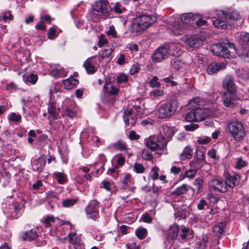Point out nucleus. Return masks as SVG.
Segmentation results:
<instances>
[{
	"label": "nucleus",
	"instance_id": "1a4fd4ad",
	"mask_svg": "<svg viewBox=\"0 0 249 249\" xmlns=\"http://www.w3.org/2000/svg\"><path fill=\"white\" fill-rule=\"evenodd\" d=\"M209 185L212 190L219 193H225L228 190L225 181L220 179H212L209 181Z\"/></svg>",
	"mask_w": 249,
	"mask_h": 249
},
{
	"label": "nucleus",
	"instance_id": "338daca9",
	"mask_svg": "<svg viewBox=\"0 0 249 249\" xmlns=\"http://www.w3.org/2000/svg\"><path fill=\"white\" fill-rule=\"evenodd\" d=\"M185 129L187 131H194L198 127L197 124H190L186 125Z\"/></svg>",
	"mask_w": 249,
	"mask_h": 249
},
{
	"label": "nucleus",
	"instance_id": "37998d69",
	"mask_svg": "<svg viewBox=\"0 0 249 249\" xmlns=\"http://www.w3.org/2000/svg\"><path fill=\"white\" fill-rule=\"evenodd\" d=\"M133 169L136 173L142 174L144 172L145 167L142 163L136 162L134 164Z\"/></svg>",
	"mask_w": 249,
	"mask_h": 249
},
{
	"label": "nucleus",
	"instance_id": "6ab92c4d",
	"mask_svg": "<svg viewBox=\"0 0 249 249\" xmlns=\"http://www.w3.org/2000/svg\"><path fill=\"white\" fill-rule=\"evenodd\" d=\"M240 180V176L238 174L230 175L225 176V181L227 184V188H232L238 185Z\"/></svg>",
	"mask_w": 249,
	"mask_h": 249
},
{
	"label": "nucleus",
	"instance_id": "393cba45",
	"mask_svg": "<svg viewBox=\"0 0 249 249\" xmlns=\"http://www.w3.org/2000/svg\"><path fill=\"white\" fill-rule=\"evenodd\" d=\"M46 164V160L43 159L42 156L34 161V170L37 171L38 173L42 172Z\"/></svg>",
	"mask_w": 249,
	"mask_h": 249
},
{
	"label": "nucleus",
	"instance_id": "a18cd8bd",
	"mask_svg": "<svg viewBox=\"0 0 249 249\" xmlns=\"http://www.w3.org/2000/svg\"><path fill=\"white\" fill-rule=\"evenodd\" d=\"M112 53V50L110 49H105L102 53L101 56L99 58V61H100L102 59L107 58L108 61L110 59V56Z\"/></svg>",
	"mask_w": 249,
	"mask_h": 249
},
{
	"label": "nucleus",
	"instance_id": "473e14b6",
	"mask_svg": "<svg viewBox=\"0 0 249 249\" xmlns=\"http://www.w3.org/2000/svg\"><path fill=\"white\" fill-rule=\"evenodd\" d=\"M48 113L53 120H56L58 116V111L56 109L55 104L51 103L48 108Z\"/></svg>",
	"mask_w": 249,
	"mask_h": 249
},
{
	"label": "nucleus",
	"instance_id": "f704fd0d",
	"mask_svg": "<svg viewBox=\"0 0 249 249\" xmlns=\"http://www.w3.org/2000/svg\"><path fill=\"white\" fill-rule=\"evenodd\" d=\"M188 190L187 185L185 184H183L177 188L172 193V195H175L176 196H180L185 194Z\"/></svg>",
	"mask_w": 249,
	"mask_h": 249
},
{
	"label": "nucleus",
	"instance_id": "e433bc0d",
	"mask_svg": "<svg viewBox=\"0 0 249 249\" xmlns=\"http://www.w3.org/2000/svg\"><path fill=\"white\" fill-rule=\"evenodd\" d=\"M225 224L223 223H219L215 225L213 228V232L215 235L220 236L224 231L223 227Z\"/></svg>",
	"mask_w": 249,
	"mask_h": 249
},
{
	"label": "nucleus",
	"instance_id": "dca6fc26",
	"mask_svg": "<svg viewBox=\"0 0 249 249\" xmlns=\"http://www.w3.org/2000/svg\"><path fill=\"white\" fill-rule=\"evenodd\" d=\"M223 88L228 92H235L236 86L234 83L232 76L227 75L223 79L222 82Z\"/></svg>",
	"mask_w": 249,
	"mask_h": 249
},
{
	"label": "nucleus",
	"instance_id": "052dcab7",
	"mask_svg": "<svg viewBox=\"0 0 249 249\" xmlns=\"http://www.w3.org/2000/svg\"><path fill=\"white\" fill-rule=\"evenodd\" d=\"M131 178V175L130 174H126L123 180H122V183L123 184V187L125 188L128 185V181Z\"/></svg>",
	"mask_w": 249,
	"mask_h": 249
},
{
	"label": "nucleus",
	"instance_id": "a878e982",
	"mask_svg": "<svg viewBox=\"0 0 249 249\" xmlns=\"http://www.w3.org/2000/svg\"><path fill=\"white\" fill-rule=\"evenodd\" d=\"M193 155V149L190 146H186L183 150V151L179 155V159L181 160H184L192 158Z\"/></svg>",
	"mask_w": 249,
	"mask_h": 249
},
{
	"label": "nucleus",
	"instance_id": "de8ad7c7",
	"mask_svg": "<svg viewBox=\"0 0 249 249\" xmlns=\"http://www.w3.org/2000/svg\"><path fill=\"white\" fill-rule=\"evenodd\" d=\"M55 221V217L53 216H47L45 218L44 221V225L46 228L49 227L51 226L53 223H54Z\"/></svg>",
	"mask_w": 249,
	"mask_h": 249
},
{
	"label": "nucleus",
	"instance_id": "c9c22d12",
	"mask_svg": "<svg viewBox=\"0 0 249 249\" xmlns=\"http://www.w3.org/2000/svg\"><path fill=\"white\" fill-rule=\"evenodd\" d=\"M76 235V233L71 232L68 234L67 238L69 239L70 242L73 245H77L79 244L80 239Z\"/></svg>",
	"mask_w": 249,
	"mask_h": 249
},
{
	"label": "nucleus",
	"instance_id": "7c9ffc66",
	"mask_svg": "<svg viewBox=\"0 0 249 249\" xmlns=\"http://www.w3.org/2000/svg\"><path fill=\"white\" fill-rule=\"evenodd\" d=\"M179 228L176 224H173L170 226V229L167 231V234L172 239H176L178 233Z\"/></svg>",
	"mask_w": 249,
	"mask_h": 249
},
{
	"label": "nucleus",
	"instance_id": "a211bd4d",
	"mask_svg": "<svg viewBox=\"0 0 249 249\" xmlns=\"http://www.w3.org/2000/svg\"><path fill=\"white\" fill-rule=\"evenodd\" d=\"M198 17V15H194L193 13H189L183 14L180 16V21L181 24H183L184 26H186L187 29L189 27L188 24H193L196 18Z\"/></svg>",
	"mask_w": 249,
	"mask_h": 249
},
{
	"label": "nucleus",
	"instance_id": "c03bdc74",
	"mask_svg": "<svg viewBox=\"0 0 249 249\" xmlns=\"http://www.w3.org/2000/svg\"><path fill=\"white\" fill-rule=\"evenodd\" d=\"M127 145L126 143L122 141H118L117 142L113 144V147L114 148L123 150L126 149Z\"/></svg>",
	"mask_w": 249,
	"mask_h": 249
},
{
	"label": "nucleus",
	"instance_id": "6e6d98bb",
	"mask_svg": "<svg viewBox=\"0 0 249 249\" xmlns=\"http://www.w3.org/2000/svg\"><path fill=\"white\" fill-rule=\"evenodd\" d=\"M128 81V76L124 73H122L118 77L117 81L119 84L125 83Z\"/></svg>",
	"mask_w": 249,
	"mask_h": 249
},
{
	"label": "nucleus",
	"instance_id": "2f4dec72",
	"mask_svg": "<svg viewBox=\"0 0 249 249\" xmlns=\"http://www.w3.org/2000/svg\"><path fill=\"white\" fill-rule=\"evenodd\" d=\"M197 172V171L196 169H189L185 171L184 173L181 174L179 176V178L181 180H183L186 178H187L189 179H193L196 176Z\"/></svg>",
	"mask_w": 249,
	"mask_h": 249
},
{
	"label": "nucleus",
	"instance_id": "0eeeda50",
	"mask_svg": "<svg viewBox=\"0 0 249 249\" xmlns=\"http://www.w3.org/2000/svg\"><path fill=\"white\" fill-rule=\"evenodd\" d=\"M112 9L109 2L106 0H99L95 2L93 10L98 13H101L107 18H112L113 16L110 13Z\"/></svg>",
	"mask_w": 249,
	"mask_h": 249
},
{
	"label": "nucleus",
	"instance_id": "58836bf2",
	"mask_svg": "<svg viewBox=\"0 0 249 249\" xmlns=\"http://www.w3.org/2000/svg\"><path fill=\"white\" fill-rule=\"evenodd\" d=\"M132 113V109L131 108H127L124 112L123 119L125 124L128 125L129 124V120L130 118L132 119L131 116Z\"/></svg>",
	"mask_w": 249,
	"mask_h": 249
},
{
	"label": "nucleus",
	"instance_id": "6e6552de",
	"mask_svg": "<svg viewBox=\"0 0 249 249\" xmlns=\"http://www.w3.org/2000/svg\"><path fill=\"white\" fill-rule=\"evenodd\" d=\"M100 203L96 200H91L85 208V212L88 218L95 221L99 213Z\"/></svg>",
	"mask_w": 249,
	"mask_h": 249
},
{
	"label": "nucleus",
	"instance_id": "9d476101",
	"mask_svg": "<svg viewBox=\"0 0 249 249\" xmlns=\"http://www.w3.org/2000/svg\"><path fill=\"white\" fill-rule=\"evenodd\" d=\"M211 50L216 55L223 58H228L230 55V52L227 47L222 44H214L211 46Z\"/></svg>",
	"mask_w": 249,
	"mask_h": 249
},
{
	"label": "nucleus",
	"instance_id": "c85d7f7f",
	"mask_svg": "<svg viewBox=\"0 0 249 249\" xmlns=\"http://www.w3.org/2000/svg\"><path fill=\"white\" fill-rule=\"evenodd\" d=\"M187 29V26H184L183 24H181L179 21V22L175 23L174 25L172 26L171 30L175 35H178L181 34L184 30Z\"/></svg>",
	"mask_w": 249,
	"mask_h": 249
},
{
	"label": "nucleus",
	"instance_id": "4d7b16f0",
	"mask_svg": "<svg viewBox=\"0 0 249 249\" xmlns=\"http://www.w3.org/2000/svg\"><path fill=\"white\" fill-rule=\"evenodd\" d=\"M164 91L161 89H155L152 90L150 94L151 96L158 97L162 96L163 94Z\"/></svg>",
	"mask_w": 249,
	"mask_h": 249
},
{
	"label": "nucleus",
	"instance_id": "0e129e2a",
	"mask_svg": "<svg viewBox=\"0 0 249 249\" xmlns=\"http://www.w3.org/2000/svg\"><path fill=\"white\" fill-rule=\"evenodd\" d=\"M142 219L144 222L150 223L152 222V218L148 213H144L142 214Z\"/></svg>",
	"mask_w": 249,
	"mask_h": 249
},
{
	"label": "nucleus",
	"instance_id": "69168bd1",
	"mask_svg": "<svg viewBox=\"0 0 249 249\" xmlns=\"http://www.w3.org/2000/svg\"><path fill=\"white\" fill-rule=\"evenodd\" d=\"M140 136L137 134L134 130H131L129 132V138L131 140H137L139 139Z\"/></svg>",
	"mask_w": 249,
	"mask_h": 249
},
{
	"label": "nucleus",
	"instance_id": "e2e57ef3",
	"mask_svg": "<svg viewBox=\"0 0 249 249\" xmlns=\"http://www.w3.org/2000/svg\"><path fill=\"white\" fill-rule=\"evenodd\" d=\"M247 162L246 161L243 160L241 158H238L236 162V168L241 169L242 167L246 166Z\"/></svg>",
	"mask_w": 249,
	"mask_h": 249
},
{
	"label": "nucleus",
	"instance_id": "412c9836",
	"mask_svg": "<svg viewBox=\"0 0 249 249\" xmlns=\"http://www.w3.org/2000/svg\"><path fill=\"white\" fill-rule=\"evenodd\" d=\"M103 90L105 92L111 95H116L118 93L119 89L112 85L111 81H106L104 84Z\"/></svg>",
	"mask_w": 249,
	"mask_h": 249
},
{
	"label": "nucleus",
	"instance_id": "39448f33",
	"mask_svg": "<svg viewBox=\"0 0 249 249\" xmlns=\"http://www.w3.org/2000/svg\"><path fill=\"white\" fill-rule=\"evenodd\" d=\"M173 47L168 46H163L158 48L152 55V58L153 61L160 62L165 59L167 55L173 56H178L181 54L180 50L176 52L173 51Z\"/></svg>",
	"mask_w": 249,
	"mask_h": 249
},
{
	"label": "nucleus",
	"instance_id": "bf43d9fd",
	"mask_svg": "<svg viewBox=\"0 0 249 249\" xmlns=\"http://www.w3.org/2000/svg\"><path fill=\"white\" fill-rule=\"evenodd\" d=\"M65 114L68 117L72 118L76 116V113L72 109L67 107L65 109Z\"/></svg>",
	"mask_w": 249,
	"mask_h": 249
},
{
	"label": "nucleus",
	"instance_id": "5fc2aeb1",
	"mask_svg": "<svg viewBox=\"0 0 249 249\" xmlns=\"http://www.w3.org/2000/svg\"><path fill=\"white\" fill-rule=\"evenodd\" d=\"M107 36H111L114 38H116L117 37V33L113 25H111L109 27V29L107 31Z\"/></svg>",
	"mask_w": 249,
	"mask_h": 249
},
{
	"label": "nucleus",
	"instance_id": "5701e85b",
	"mask_svg": "<svg viewBox=\"0 0 249 249\" xmlns=\"http://www.w3.org/2000/svg\"><path fill=\"white\" fill-rule=\"evenodd\" d=\"M225 65L222 63H213L208 65L207 71L209 74H212L218 72L219 71L224 69Z\"/></svg>",
	"mask_w": 249,
	"mask_h": 249
},
{
	"label": "nucleus",
	"instance_id": "79ce46f5",
	"mask_svg": "<svg viewBox=\"0 0 249 249\" xmlns=\"http://www.w3.org/2000/svg\"><path fill=\"white\" fill-rule=\"evenodd\" d=\"M54 175L56 178L59 184H64L66 180V175L61 172H55Z\"/></svg>",
	"mask_w": 249,
	"mask_h": 249
},
{
	"label": "nucleus",
	"instance_id": "b1692460",
	"mask_svg": "<svg viewBox=\"0 0 249 249\" xmlns=\"http://www.w3.org/2000/svg\"><path fill=\"white\" fill-rule=\"evenodd\" d=\"M79 81L76 78L72 76V75L68 79L63 80L62 84L64 89H71L78 85Z\"/></svg>",
	"mask_w": 249,
	"mask_h": 249
},
{
	"label": "nucleus",
	"instance_id": "09e8293b",
	"mask_svg": "<svg viewBox=\"0 0 249 249\" xmlns=\"http://www.w3.org/2000/svg\"><path fill=\"white\" fill-rule=\"evenodd\" d=\"M113 10L117 14H121L125 10V9L122 6L120 2H116L113 7Z\"/></svg>",
	"mask_w": 249,
	"mask_h": 249
},
{
	"label": "nucleus",
	"instance_id": "ea45409f",
	"mask_svg": "<svg viewBox=\"0 0 249 249\" xmlns=\"http://www.w3.org/2000/svg\"><path fill=\"white\" fill-rule=\"evenodd\" d=\"M78 200V198L66 199L62 201V206L66 208L70 207L75 204Z\"/></svg>",
	"mask_w": 249,
	"mask_h": 249
},
{
	"label": "nucleus",
	"instance_id": "f8f14e48",
	"mask_svg": "<svg viewBox=\"0 0 249 249\" xmlns=\"http://www.w3.org/2000/svg\"><path fill=\"white\" fill-rule=\"evenodd\" d=\"M97 59L95 56L89 57L83 63V67L86 72L89 74H92L97 71Z\"/></svg>",
	"mask_w": 249,
	"mask_h": 249
},
{
	"label": "nucleus",
	"instance_id": "bb28decb",
	"mask_svg": "<svg viewBox=\"0 0 249 249\" xmlns=\"http://www.w3.org/2000/svg\"><path fill=\"white\" fill-rule=\"evenodd\" d=\"M68 72L63 68H55L52 70L50 74L56 78L64 77L67 76Z\"/></svg>",
	"mask_w": 249,
	"mask_h": 249
},
{
	"label": "nucleus",
	"instance_id": "603ef678",
	"mask_svg": "<svg viewBox=\"0 0 249 249\" xmlns=\"http://www.w3.org/2000/svg\"><path fill=\"white\" fill-rule=\"evenodd\" d=\"M203 180L200 178H197L195 180V182L194 183V186H195L196 187V189L198 191H200L201 189V188H203Z\"/></svg>",
	"mask_w": 249,
	"mask_h": 249
},
{
	"label": "nucleus",
	"instance_id": "9b49d317",
	"mask_svg": "<svg viewBox=\"0 0 249 249\" xmlns=\"http://www.w3.org/2000/svg\"><path fill=\"white\" fill-rule=\"evenodd\" d=\"M164 135L161 134L159 135L157 138V143L160 144L161 149L166 147L169 139L172 137L174 135L172 130L168 127L163 128Z\"/></svg>",
	"mask_w": 249,
	"mask_h": 249
},
{
	"label": "nucleus",
	"instance_id": "680f3d73",
	"mask_svg": "<svg viewBox=\"0 0 249 249\" xmlns=\"http://www.w3.org/2000/svg\"><path fill=\"white\" fill-rule=\"evenodd\" d=\"M107 42L106 38H105L104 35H100L99 37V41L98 42V45L99 47H103Z\"/></svg>",
	"mask_w": 249,
	"mask_h": 249
},
{
	"label": "nucleus",
	"instance_id": "c756f323",
	"mask_svg": "<svg viewBox=\"0 0 249 249\" xmlns=\"http://www.w3.org/2000/svg\"><path fill=\"white\" fill-rule=\"evenodd\" d=\"M213 22V25L218 29L226 30L231 28V25L227 21L220 19H215Z\"/></svg>",
	"mask_w": 249,
	"mask_h": 249
},
{
	"label": "nucleus",
	"instance_id": "ddd939ff",
	"mask_svg": "<svg viewBox=\"0 0 249 249\" xmlns=\"http://www.w3.org/2000/svg\"><path fill=\"white\" fill-rule=\"evenodd\" d=\"M19 210V204L18 202H14L9 204L8 208L4 211V212L7 216H10L13 219H17L20 216Z\"/></svg>",
	"mask_w": 249,
	"mask_h": 249
},
{
	"label": "nucleus",
	"instance_id": "864d4df0",
	"mask_svg": "<svg viewBox=\"0 0 249 249\" xmlns=\"http://www.w3.org/2000/svg\"><path fill=\"white\" fill-rule=\"evenodd\" d=\"M159 168L155 166L153 167L151 169V172L153 173V174L151 176V178L154 180H157L159 178Z\"/></svg>",
	"mask_w": 249,
	"mask_h": 249
},
{
	"label": "nucleus",
	"instance_id": "2eb2a0df",
	"mask_svg": "<svg viewBox=\"0 0 249 249\" xmlns=\"http://www.w3.org/2000/svg\"><path fill=\"white\" fill-rule=\"evenodd\" d=\"M195 157L196 160H193L190 161L189 165L192 169L197 171L202 167L204 162L203 153L201 151H197L196 153Z\"/></svg>",
	"mask_w": 249,
	"mask_h": 249
},
{
	"label": "nucleus",
	"instance_id": "3c124183",
	"mask_svg": "<svg viewBox=\"0 0 249 249\" xmlns=\"http://www.w3.org/2000/svg\"><path fill=\"white\" fill-rule=\"evenodd\" d=\"M21 120V116L19 114L12 112L10 114L9 120L11 122H19Z\"/></svg>",
	"mask_w": 249,
	"mask_h": 249
},
{
	"label": "nucleus",
	"instance_id": "4c0bfd02",
	"mask_svg": "<svg viewBox=\"0 0 249 249\" xmlns=\"http://www.w3.org/2000/svg\"><path fill=\"white\" fill-rule=\"evenodd\" d=\"M135 234L138 238L143 239L147 236V231L144 228L139 227L136 230Z\"/></svg>",
	"mask_w": 249,
	"mask_h": 249
},
{
	"label": "nucleus",
	"instance_id": "774afa93",
	"mask_svg": "<svg viewBox=\"0 0 249 249\" xmlns=\"http://www.w3.org/2000/svg\"><path fill=\"white\" fill-rule=\"evenodd\" d=\"M140 69V66L138 64L133 65L130 69V74L133 75L137 72Z\"/></svg>",
	"mask_w": 249,
	"mask_h": 249
},
{
	"label": "nucleus",
	"instance_id": "423d86ee",
	"mask_svg": "<svg viewBox=\"0 0 249 249\" xmlns=\"http://www.w3.org/2000/svg\"><path fill=\"white\" fill-rule=\"evenodd\" d=\"M236 39L241 46L240 49L241 53L239 56L244 61H247L249 53V34L247 33H242L237 36Z\"/></svg>",
	"mask_w": 249,
	"mask_h": 249
},
{
	"label": "nucleus",
	"instance_id": "7ed1b4c3",
	"mask_svg": "<svg viewBox=\"0 0 249 249\" xmlns=\"http://www.w3.org/2000/svg\"><path fill=\"white\" fill-rule=\"evenodd\" d=\"M177 108V101L171 99L159 106L157 110V115L161 119L169 118L175 113Z\"/></svg>",
	"mask_w": 249,
	"mask_h": 249
},
{
	"label": "nucleus",
	"instance_id": "8fccbe9b",
	"mask_svg": "<svg viewBox=\"0 0 249 249\" xmlns=\"http://www.w3.org/2000/svg\"><path fill=\"white\" fill-rule=\"evenodd\" d=\"M142 155V158L145 160H150L153 159L152 154L148 150L143 149Z\"/></svg>",
	"mask_w": 249,
	"mask_h": 249
},
{
	"label": "nucleus",
	"instance_id": "aec40b11",
	"mask_svg": "<svg viewBox=\"0 0 249 249\" xmlns=\"http://www.w3.org/2000/svg\"><path fill=\"white\" fill-rule=\"evenodd\" d=\"M205 103V101L203 99L199 97H196L190 101L188 103V106L191 110H192L199 108V107H203Z\"/></svg>",
	"mask_w": 249,
	"mask_h": 249
},
{
	"label": "nucleus",
	"instance_id": "49530a36",
	"mask_svg": "<svg viewBox=\"0 0 249 249\" xmlns=\"http://www.w3.org/2000/svg\"><path fill=\"white\" fill-rule=\"evenodd\" d=\"M149 84L152 88H159L161 86V84L158 81V77L156 76H154L153 78L150 80Z\"/></svg>",
	"mask_w": 249,
	"mask_h": 249
},
{
	"label": "nucleus",
	"instance_id": "f03ea898",
	"mask_svg": "<svg viewBox=\"0 0 249 249\" xmlns=\"http://www.w3.org/2000/svg\"><path fill=\"white\" fill-rule=\"evenodd\" d=\"M213 109L208 107H199L187 113L184 119L186 122H200L210 116H213Z\"/></svg>",
	"mask_w": 249,
	"mask_h": 249
},
{
	"label": "nucleus",
	"instance_id": "a19ab883",
	"mask_svg": "<svg viewBox=\"0 0 249 249\" xmlns=\"http://www.w3.org/2000/svg\"><path fill=\"white\" fill-rule=\"evenodd\" d=\"M241 18V16L235 11L233 10L227 13V19L238 20Z\"/></svg>",
	"mask_w": 249,
	"mask_h": 249
},
{
	"label": "nucleus",
	"instance_id": "20e7f679",
	"mask_svg": "<svg viewBox=\"0 0 249 249\" xmlns=\"http://www.w3.org/2000/svg\"><path fill=\"white\" fill-rule=\"evenodd\" d=\"M229 133L237 141L243 139L245 136L244 126L239 121H232L227 123Z\"/></svg>",
	"mask_w": 249,
	"mask_h": 249
},
{
	"label": "nucleus",
	"instance_id": "4be33fe9",
	"mask_svg": "<svg viewBox=\"0 0 249 249\" xmlns=\"http://www.w3.org/2000/svg\"><path fill=\"white\" fill-rule=\"evenodd\" d=\"M144 144L148 148L152 151L161 149L160 144H158L152 137L146 138L144 140Z\"/></svg>",
	"mask_w": 249,
	"mask_h": 249
},
{
	"label": "nucleus",
	"instance_id": "13d9d810",
	"mask_svg": "<svg viewBox=\"0 0 249 249\" xmlns=\"http://www.w3.org/2000/svg\"><path fill=\"white\" fill-rule=\"evenodd\" d=\"M211 141L210 137L205 136L203 137L199 138L197 142L200 144H206L209 143Z\"/></svg>",
	"mask_w": 249,
	"mask_h": 249
},
{
	"label": "nucleus",
	"instance_id": "f257e3e1",
	"mask_svg": "<svg viewBox=\"0 0 249 249\" xmlns=\"http://www.w3.org/2000/svg\"><path fill=\"white\" fill-rule=\"evenodd\" d=\"M156 21L155 16L152 15H141L137 13L136 18L130 25V31L133 33L142 32L149 27Z\"/></svg>",
	"mask_w": 249,
	"mask_h": 249
},
{
	"label": "nucleus",
	"instance_id": "72a5a7b5",
	"mask_svg": "<svg viewBox=\"0 0 249 249\" xmlns=\"http://www.w3.org/2000/svg\"><path fill=\"white\" fill-rule=\"evenodd\" d=\"M38 79L37 75L33 73L23 76V80L27 84H35Z\"/></svg>",
	"mask_w": 249,
	"mask_h": 249
},
{
	"label": "nucleus",
	"instance_id": "cd10ccee",
	"mask_svg": "<svg viewBox=\"0 0 249 249\" xmlns=\"http://www.w3.org/2000/svg\"><path fill=\"white\" fill-rule=\"evenodd\" d=\"M38 234L36 230H31L24 232L22 234V238L24 240L32 241L37 237Z\"/></svg>",
	"mask_w": 249,
	"mask_h": 249
},
{
	"label": "nucleus",
	"instance_id": "4468645a",
	"mask_svg": "<svg viewBox=\"0 0 249 249\" xmlns=\"http://www.w3.org/2000/svg\"><path fill=\"white\" fill-rule=\"evenodd\" d=\"M185 45L190 48H198L203 43L201 38L196 36H186L184 38Z\"/></svg>",
	"mask_w": 249,
	"mask_h": 249
},
{
	"label": "nucleus",
	"instance_id": "f3484780",
	"mask_svg": "<svg viewBox=\"0 0 249 249\" xmlns=\"http://www.w3.org/2000/svg\"><path fill=\"white\" fill-rule=\"evenodd\" d=\"M235 92H224L222 96V102L226 107H232L235 103L237 97Z\"/></svg>",
	"mask_w": 249,
	"mask_h": 249
}]
</instances>
